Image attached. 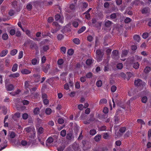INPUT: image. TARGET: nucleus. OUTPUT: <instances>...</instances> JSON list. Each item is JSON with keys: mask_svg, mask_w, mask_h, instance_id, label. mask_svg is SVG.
<instances>
[{"mask_svg": "<svg viewBox=\"0 0 151 151\" xmlns=\"http://www.w3.org/2000/svg\"><path fill=\"white\" fill-rule=\"evenodd\" d=\"M96 53V59L98 62H100L102 60L103 54L100 50H97Z\"/></svg>", "mask_w": 151, "mask_h": 151, "instance_id": "f257e3e1", "label": "nucleus"}, {"mask_svg": "<svg viewBox=\"0 0 151 151\" xmlns=\"http://www.w3.org/2000/svg\"><path fill=\"white\" fill-rule=\"evenodd\" d=\"M134 84L136 86L144 87L145 86V83L140 79L135 80L134 82Z\"/></svg>", "mask_w": 151, "mask_h": 151, "instance_id": "f03ea898", "label": "nucleus"}, {"mask_svg": "<svg viewBox=\"0 0 151 151\" xmlns=\"http://www.w3.org/2000/svg\"><path fill=\"white\" fill-rule=\"evenodd\" d=\"M30 48L32 50L35 49L36 51H38L39 50L38 45L35 42H32L31 43L30 46Z\"/></svg>", "mask_w": 151, "mask_h": 151, "instance_id": "7ed1b4c3", "label": "nucleus"}, {"mask_svg": "<svg viewBox=\"0 0 151 151\" xmlns=\"http://www.w3.org/2000/svg\"><path fill=\"white\" fill-rule=\"evenodd\" d=\"M56 137V136H52L49 137L47 140L46 141V144L47 145V143L49 144H51L54 141V137Z\"/></svg>", "mask_w": 151, "mask_h": 151, "instance_id": "20e7f679", "label": "nucleus"}, {"mask_svg": "<svg viewBox=\"0 0 151 151\" xmlns=\"http://www.w3.org/2000/svg\"><path fill=\"white\" fill-rule=\"evenodd\" d=\"M111 55L113 58L115 59L119 57L118 51L116 50H113Z\"/></svg>", "mask_w": 151, "mask_h": 151, "instance_id": "39448f33", "label": "nucleus"}, {"mask_svg": "<svg viewBox=\"0 0 151 151\" xmlns=\"http://www.w3.org/2000/svg\"><path fill=\"white\" fill-rule=\"evenodd\" d=\"M150 9L148 7L144 8L141 10V12L142 14L150 13Z\"/></svg>", "mask_w": 151, "mask_h": 151, "instance_id": "423d86ee", "label": "nucleus"}, {"mask_svg": "<svg viewBox=\"0 0 151 151\" xmlns=\"http://www.w3.org/2000/svg\"><path fill=\"white\" fill-rule=\"evenodd\" d=\"M6 88L7 91H11L14 89V86L12 84L6 85Z\"/></svg>", "mask_w": 151, "mask_h": 151, "instance_id": "0eeeda50", "label": "nucleus"}, {"mask_svg": "<svg viewBox=\"0 0 151 151\" xmlns=\"http://www.w3.org/2000/svg\"><path fill=\"white\" fill-rule=\"evenodd\" d=\"M21 73L23 74H28L31 73V71L27 69H23L21 71Z\"/></svg>", "mask_w": 151, "mask_h": 151, "instance_id": "6e6552de", "label": "nucleus"}, {"mask_svg": "<svg viewBox=\"0 0 151 151\" xmlns=\"http://www.w3.org/2000/svg\"><path fill=\"white\" fill-rule=\"evenodd\" d=\"M55 19L56 21L59 20V22L61 23H63V21L60 19V16L59 14H57L55 15Z\"/></svg>", "mask_w": 151, "mask_h": 151, "instance_id": "1a4fd4ad", "label": "nucleus"}, {"mask_svg": "<svg viewBox=\"0 0 151 151\" xmlns=\"http://www.w3.org/2000/svg\"><path fill=\"white\" fill-rule=\"evenodd\" d=\"M19 75V73H17L10 75L9 76V77L11 78H15L18 77Z\"/></svg>", "mask_w": 151, "mask_h": 151, "instance_id": "9d476101", "label": "nucleus"}, {"mask_svg": "<svg viewBox=\"0 0 151 151\" xmlns=\"http://www.w3.org/2000/svg\"><path fill=\"white\" fill-rule=\"evenodd\" d=\"M112 24V23L109 20H107L105 22L104 25L106 27H110Z\"/></svg>", "mask_w": 151, "mask_h": 151, "instance_id": "9b49d317", "label": "nucleus"}, {"mask_svg": "<svg viewBox=\"0 0 151 151\" xmlns=\"http://www.w3.org/2000/svg\"><path fill=\"white\" fill-rule=\"evenodd\" d=\"M8 53V50L5 49L2 50L0 54V56L1 57H3L5 56Z\"/></svg>", "mask_w": 151, "mask_h": 151, "instance_id": "f8f14e48", "label": "nucleus"}, {"mask_svg": "<svg viewBox=\"0 0 151 151\" xmlns=\"http://www.w3.org/2000/svg\"><path fill=\"white\" fill-rule=\"evenodd\" d=\"M50 68V65L47 64L46 66L43 67V71L45 73H47L48 70Z\"/></svg>", "mask_w": 151, "mask_h": 151, "instance_id": "ddd939ff", "label": "nucleus"}, {"mask_svg": "<svg viewBox=\"0 0 151 151\" xmlns=\"http://www.w3.org/2000/svg\"><path fill=\"white\" fill-rule=\"evenodd\" d=\"M140 4L139 0H135L132 2L131 3V4L132 6L135 5V6H138Z\"/></svg>", "mask_w": 151, "mask_h": 151, "instance_id": "4468645a", "label": "nucleus"}, {"mask_svg": "<svg viewBox=\"0 0 151 151\" xmlns=\"http://www.w3.org/2000/svg\"><path fill=\"white\" fill-rule=\"evenodd\" d=\"M134 39L137 42H139L140 40V38L139 36L137 35H135L133 37Z\"/></svg>", "mask_w": 151, "mask_h": 151, "instance_id": "2eb2a0df", "label": "nucleus"}, {"mask_svg": "<svg viewBox=\"0 0 151 151\" xmlns=\"http://www.w3.org/2000/svg\"><path fill=\"white\" fill-rule=\"evenodd\" d=\"M52 112V109L50 108H47L45 110V112L46 114L48 115H50Z\"/></svg>", "mask_w": 151, "mask_h": 151, "instance_id": "dca6fc26", "label": "nucleus"}, {"mask_svg": "<svg viewBox=\"0 0 151 151\" xmlns=\"http://www.w3.org/2000/svg\"><path fill=\"white\" fill-rule=\"evenodd\" d=\"M101 138V136L100 134H97L94 138V140L96 142L99 141Z\"/></svg>", "mask_w": 151, "mask_h": 151, "instance_id": "f3484780", "label": "nucleus"}, {"mask_svg": "<svg viewBox=\"0 0 151 151\" xmlns=\"http://www.w3.org/2000/svg\"><path fill=\"white\" fill-rule=\"evenodd\" d=\"M40 109L38 107H36L34 109L33 112L35 115L38 114L40 112Z\"/></svg>", "mask_w": 151, "mask_h": 151, "instance_id": "a211bd4d", "label": "nucleus"}, {"mask_svg": "<svg viewBox=\"0 0 151 151\" xmlns=\"http://www.w3.org/2000/svg\"><path fill=\"white\" fill-rule=\"evenodd\" d=\"M26 7L28 10H31L32 9V2H31L28 3L26 6Z\"/></svg>", "mask_w": 151, "mask_h": 151, "instance_id": "6ab92c4d", "label": "nucleus"}, {"mask_svg": "<svg viewBox=\"0 0 151 151\" xmlns=\"http://www.w3.org/2000/svg\"><path fill=\"white\" fill-rule=\"evenodd\" d=\"M73 41L74 43L77 45H78L80 44L81 42L80 40L77 38L74 39L73 40Z\"/></svg>", "mask_w": 151, "mask_h": 151, "instance_id": "aec40b11", "label": "nucleus"}, {"mask_svg": "<svg viewBox=\"0 0 151 151\" xmlns=\"http://www.w3.org/2000/svg\"><path fill=\"white\" fill-rule=\"evenodd\" d=\"M17 68L18 65L16 63L14 64L12 67V71L14 72L16 71L17 70Z\"/></svg>", "mask_w": 151, "mask_h": 151, "instance_id": "412c9836", "label": "nucleus"}, {"mask_svg": "<svg viewBox=\"0 0 151 151\" xmlns=\"http://www.w3.org/2000/svg\"><path fill=\"white\" fill-rule=\"evenodd\" d=\"M86 29V27L85 26H83L78 31V34H81Z\"/></svg>", "mask_w": 151, "mask_h": 151, "instance_id": "4be33fe9", "label": "nucleus"}, {"mask_svg": "<svg viewBox=\"0 0 151 151\" xmlns=\"http://www.w3.org/2000/svg\"><path fill=\"white\" fill-rule=\"evenodd\" d=\"M18 50L16 49H14L11 51L10 54L12 56L15 55L17 52Z\"/></svg>", "mask_w": 151, "mask_h": 151, "instance_id": "5701e85b", "label": "nucleus"}, {"mask_svg": "<svg viewBox=\"0 0 151 151\" xmlns=\"http://www.w3.org/2000/svg\"><path fill=\"white\" fill-rule=\"evenodd\" d=\"M139 64L137 62H135L133 64V67L135 69H137L139 68Z\"/></svg>", "mask_w": 151, "mask_h": 151, "instance_id": "b1692460", "label": "nucleus"}, {"mask_svg": "<svg viewBox=\"0 0 151 151\" xmlns=\"http://www.w3.org/2000/svg\"><path fill=\"white\" fill-rule=\"evenodd\" d=\"M73 135L71 133H69L67 134L66 135V138L67 139L69 140H70L73 137Z\"/></svg>", "mask_w": 151, "mask_h": 151, "instance_id": "393cba45", "label": "nucleus"}, {"mask_svg": "<svg viewBox=\"0 0 151 151\" xmlns=\"http://www.w3.org/2000/svg\"><path fill=\"white\" fill-rule=\"evenodd\" d=\"M137 121L138 123H139L141 124V127H142V125H145V123L144 121L141 119H137Z\"/></svg>", "mask_w": 151, "mask_h": 151, "instance_id": "a878e982", "label": "nucleus"}, {"mask_svg": "<svg viewBox=\"0 0 151 151\" xmlns=\"http://www.w3.org/2000/svg\"><path fill=\"white\" fill-rule=\"evenodd\" d=\"M2 109L3 114L4 115H6L7 112L6 107L5 106H3L2 107Z\"/></svg>", "mask_w": 151, "mask_h": 151, "instance_id": "bb28decb", "label": "nucleus"}, {"mask_svg": "<svg viewBox=\"0 0 151 151\" xmlns=\"http://www.w3.org/2000/svg\"><path fill=\"white\" fill-rule=\"evenodd\" d=\"M151 69L150 67L147 66L144 69V71L145 73H148L151 71Z\"/></svg>", "mask_w": 151, "mask_h": 151, "instance_id": "cd10ccee", "label": "nucleus"}, {"mask_svg": "<svg viewBox=\"0 0 151 151\" xmlns=\"http://www.w3.org/2000/svg\"><path fill=\"white\" fill-rule=\"evenodd\" d=\"M64 36L62 34H58L57 36V38L58 40H61L64 38Z\"/></svg>", "mask_w": 151, "mask_h": 151, "instance_id": "c85d7f7f", "label": "nucleus"}, {"mask_svg": "<svg viewBox=\"0 0 151 151\" xmlns=\"http://www.w3.org/2000/svg\"><path fill=\"white\" fill-rule=\"evenodd\" d=\"M2 38L4 40H6L8 38V36L7 33H4L2 36Z\"/></svg>", "mask_w": 151, "mask_h": 151, "instance_id": "c756f323", "label": "nucleus"}, {"mask_svg": "<svg viewBox=\"0 0 151 151\" xmlns=\"http://www.w3.org/2000/svg\"><path fill=\"white\" fill-rule=\"evenodd\" d=\"M74 53V50L72 49H70L68 50L67 53L69 55H72Z\"/></svg>", "mask_w": 151, "mask_h": 151, "instance_id": "7c9ffc66", "label": "nucleus"}, {"mask_svg": "<svg viewBox=\"0 0 151 151\" xmlns=\"http://www.w3.org/2000/svg\"><path fill=\"white\" fill-rule=\"evenodd\" d=\"M92 63V60L90 59H88L86 61V63L88 65H90Z\"/></svg>", "mask_w": 151, "mask_h": 151, "instance_id": "2f4dec72", "label": "nucleus"}, {"mask_svg": "<svg viewBox=\"0 0 151 151\" xmlns=\"http://www.w3.org/2000/svg\"><path fill=\"white\" fill-rule=\"evenodd\" d=\"M116 17V13L112 14L110 15V18L112 19H115Z\"/></svg>", "mask_w": 151, "mask_h": 151, "instance_id": "473e14b6", "label": "nucleus"}, {"mask_svg": "<svg viewBox=\"0 0 151 151\" xmlns=\"http://www.w3.org/2000/svg\"><path fill=\"white\" fill-rule=\"evenodd\" d=\"M119 119L117 116H114V124H117L119 122Z\"/></svg>", "mask_w": 151, "mask_h": 151, "instance_id": "72a5a7b5", "label": "nucleus"}, {"mask_svg": "<svg viewBox=\"0 0 151 151\" xmlns=\"http://www.w3.org/2000/svg\"><path fill=\"white\" fill-rule=\"evenodd\" d=\"M107 102V100L105 99H103L100 100L99 101V104H106Z\"/></svg>", "mask_w": 151, "mask_h": 151, "instance_id": "f704fd0d", "label": "nucleus"}, {"mask_svg": "<svg viewBox=\"0 0 151 151\" xmlns=\"http://www.w3.org/2000/svg\"><path fill=\"white\" fill-rule=\"evenodd\" d=\"M148 33L147 32H145L142 35V37L143 39H146L148 37Z\"/></svg>", "mask_w": 151, "mask_h": 151, "instance_id": "c9c22d12", "label": "nucleus"}, {"mask_svg": "<svg viewBox=\"0 0 151 151\" xmlns=\"http://www.w3.org/2000/svg\"><path fill=\"white\" fill-rule=\"evenodd\" d=\"M102 84V82L101 81L99 80L97 81L96 85L98 87H101Z\"/></svg>", "mask_w": 151, "mask_h": 151, "instance_id": "e433bc0d", "label": "nucleus"}, {"mask_svg": "<svg viewBox=\"0 0 151 151\" xmlns=\"http://www.w3.org/2000/svg\"><path fill=\"white\" fill-rule=\"evenodd\" d=\"M66 134V131L63 129L60 132V134L63 137H64L65 136Z\"/></svg>", "mask_w": 151, "mask_h": 151, "instance_id": "4c0bfd02", "label": "nucleus"}, {"mask_svg": "<svg viewBox=\"0 0 151 151\" xmlns=\"http://www.w3.org/2000/svg\"><path fill=\"white\" fill-rule=\"evenodd\" d=\"M147 100V98L146 96L143 97L141 99L142 102L144 103H146Z\"/></svg>", "mask_w": 151, "mask_h": 151, "instance_id": "58836bf2", "label": "nucleus"}, {"mask_svg": "<svg viewBox=\"0 0 151 151\" xmlns=\"http://www.w3.org/2000/svg\"><path fill=\"white\" fill-rule=\"evenodd\" d=\"M96 133V131L94 129L91 130L89 132L90 135L92 136L95 135Z\"/></svg>", "mask_w": 151, "mask_h": 151, "instance_id": "ea45409f", "label": "nucleus"}, {"mask_svg": "<svg viewBox=\"0 0 151 151\" xmlns=\"http://www.w3.org/2000/svg\"><path fill=\"white\" fill-rule=\"evenodd\" d=\"M109 137V134L108 133L106 132L103 133V137L104 139H107Z\"/></svg>", "mask_w": 151, "mask_h": 151, "instance_id": "a19ab883", "label": "nucleus"}, {"mask_svg": "<svg viewBox=\"0 0 151 151\" xmlns=\"http://www.w3.org/2000/svg\"><path fill=\"white\" fill-rule=\"evenodd\" d=\"M63 60L62 59H59L58 60L57 63L58 65H61L63 64Z\"/></svg>", "mask_w": 151, "mask_h": 151, "instance_id": "79ce46f5", "label": "nucleus"}, {"mask_svg": "<svg viewBox=\"0 0 151 151\" xmlns=\"http://www.w3.org/2000/svg\"><path fill=\"white\" fill-rule=\"evenodd\" d=\"M116 66L118 69H121L123 67V65L122 63H119L117 64Z\"/></svg>", "mask_w": 151, "mask_h": 151, "instance_id": "37998d69", "label": "nucleus"}, {"mask_svg": "<svg viewBox=\"0 0 151 151\" xmlns=\"http://www.w3.org/2000/svg\"><path fill=\"white\" fill-rule=\"evenodd\" d=\"M23 56V51H21L19 52L18 56V59H20L22 58Z\"/></svg>", "mask_w": 151, "mask_h": 151, "instance_id": "c03bdc74", "label": "nucleus"}, {"mask_svg": "<svg viewBox=\"0 0 151 151\" xmlns=\"http://www.w3.org/2000/svg\"><path fill=\"white\" fill-rule=\"evenodd\" d=\"M15 13V12L14 10L13 9H11L9 11V16H12Z\"/></svg>", "mask_w": 151, "mask_h": 151, "instance_id": "a18cd8bd", "label": "nucleus"}, {"mask_svg": "<svg viewBox=\"0 0 151 151\" xmlns=\"http://www.w3.org/2000/svg\"><path fill=\"white\" fill-rule=\"evenodd\" d=\"M73 26L75 27H77L79 25L78 23L76 21H73L72 23Z\"/></svg>", "mask_w": 151, "mask_h": 151, "instance_id": "49530a36", "label": "nucleus"}, {"mask_svg": "<svg viewBox=\"0 0 151 151\" xmlns=\"http://www.w3.org/2000/svg\"><path fill=\"white\" fill-rule=\"evenodd\" d=\"M28 115L27 114V113H24L22 114V118L24 120L27 119L28 118Z\"/></svg>", "mask_w": 151, "mask_h": 151, "instance_id": "de8ad7c7", "label": "nucleus"}, {"mask_svg": "<svg viewBox=\"0 0 151 151\" xmlns=\"http://www.w3.org/2000/svg\"><path fill=\"white\" fill-rule=\"evenodd\" d=\"M131 21V19L130 18L127 17L125 19L124 22L125 23H128L130 22Z\"/></svg>", "mask_w": 151, "mask_h": 151, "instance_id": "09e8293b", "label": "nucleus"}, {"mask_svg": "<svg viewBox=\"0 0 151 151\" xmlns=\"http://www.w3.org/2000/svg\"><path fill=\"white\" fill-rule=\"evenodd\" d=\"M116 90V87L115 86L113 85L111 88V91L112 92H114Z\"/></svg>", "mask_w": 151, "mask_h": 151, "instance_id": "8fccbe9b", "label": "nucleus"}, {"mask_svg": "<svg viewBox=\"0 0 151 151\" xmlns=\"http://www.w3.org/2000/svg\"><path fill=\"white\" fill-rule=\"evenodd\" d=\"M50 34L49 32H43L42 33V36L43 37H45L47 36H49Z\"/></svg>", "mask_w": 151, "mask_h": 151, "instance_id": "3c124183", "label": "nucleus"}, {"mask_svg": "<svg viewBox=\"0 0 151 151\" xmlns=\"http://www.w3.org/2000/svg\"><path fill=\"white\" fill-rule=\"evenodd\" d=\"M16 33L15 30L14 29H11L9 31V33L11 35H14Z\"/></svg>", "mask_w": 151, "mask_h": 151, "instance_id": "603ef678", "label": "nucleus"}, {"mask_svg": "<svg viewBox=\"0 0 151 151\" xmlns=\"http://www.w3.org/2000/svg\"><path fill=\"white\" fill-rule=\"evenodd\" d=\"M27 142L28 145H30L31 144L33 145L35 142V140L34 139H30Z\"/></svg>", "mask_w": 151, "mask_h": 151, "instance_id": "864d4df0", "label": "nucleus"}, {"mask_svg": "<svg viewBox=\"0 0 151 151\" xmlns=\"http://www.w3.org/2000/svg\"><path fill=\"white\" fill-rule=\"evenodd\" d=\"M128 51L127 50H124L122 51V57L126 56L128 54Z\"/></svg>", "mask_w": 151, "mask_h": 151, "instance_id": "5fc2aeb1", "label": "nucleus"}, {"mask_svg": "<svg viewBox=\"0 0 151 151\" xmlns=\"http://www.w3.org/2000/svg\"><path fill=\"white\" fill-rule=\"evenodd\" d=\"M92 76V73L91 72L88 73L86 75V77L87 78H90Z\"/></svg>", "mask_w": 151, "mask_h": 151, "instance_id": "6e6d98bb", "label": "nucleus"}, {"mask_svg": "<svg viewBox=\"0 0 151 151\" xmlns=\"http://www.w3.org/2000/svg\"><path fill=\"white\" fill-rule=\"evenodd\" d=\"M80 80L81 82H84L86 81V77L85 76H82L80 78Z\"/></svg>", "mask_w": 151, "mask_h": 151, "instance_id": "4d7b16f0", "label": "nucleus"}, {"mask_svg": "<svg viewBox=\"0 0 151 151\" xmlns=\"http://www.w3.org/2000/svg\"><path fill=\"white\" fill-rule=\"evenodd\" d=\"M44 129L43 128L41 127H39L38 130V132L40 134H42L43 132Z\"/></svg>", "mask_w": 151, "mask_h": 151, "instance_id": "13d9d810", "label": "nucleus"}, {"mask_svg": "<svg viewBox=\"0 0 151 151\" xmlns=\"http://www.w3.org/2000/svg\"><path fill=\"white\" fill-rule=\"evenodd\" d=\"M127 74L128 76V77L127 78V80H129L130 78L132 76V73L130 72H127Z\"/></svg>", "mask_w": 151, "mask_h": 151, "instance_id": "bf43d9fd", "label": "nucleus"}, {"mask_svg": "<svg viewBox=\"0 0 151 151\" xmlns=\"http://www.w3.org/2000/svg\"><path fill=\"white\" fill-rule=\"evenodd\" d=\"M69 8L71 10L73 11L75 9V6L73 4H71L70 5Z\"/></svg>", "mask_w": 151, "mask_h": 151, "instance_id": "052dcab7", "label": "nucleus"}, {"mask_svg": "<svg viewBox=\"0 0 151 151\" xmlns=\"http://www.w3.org/2000/svg\"><path fill=\"white\" fill-rule=\"evenodd\" d=\"M65 147L64 146H60L58 148V151H63Z\"/></svg>", "mask_w": 151, "mask_h": 151, "instance_id": "680f3d73", "label": "nucleus"}, {"mask_svg": "<svg viewBox=\"0 0 151 151\" xmlns=\"http://www.w3.org/2000/svg\"><path fill=\"white\" fill-rule=\"evenodd\" d=\"M126 129L125 127H121L119 129L120 132L122 133H123L125 132Z\"/></svg>", "mask_w": 151, "mask_h": 151, "instance_id": "e2e57ef3", "label": "nucleus"}, {"mask_svg": "<svg viewBox=\"0 0 151 151\" xmlns=\"http://www.w3.org/2000/svg\"><path fill=\"white\" fill-rule=\"evenodd\" d=\"M21 144L23 146H25L27 145H28V142L25 140H22L21 142Z\"/></svg>", "mask_w": 151, "mask_h": 151, "instance_id": "0e129e2a", "label": "nucleus"}, {"mask_svg": "<svg viewBox=\"0 0 151 151\" xmlns=\"http://www.w3.org/2000/svg\"><path fill=\"white\" fill-rule=\"evenodd\" d=\"M75 88H76L79 89L80 87V85L79 82L77 81L75 84Z\"/></svg>", "mask_w": 151, "mask_h": 151, "instance_id": "69168bd1", "label": "nucleus"}, {"mask_svg": "<svg viewBox=\"0 0 151 151\" xmlns=\"http://www.w3.org/2000/svg\"><path fill=\"white\" fill-rule=\"evenodd\" d=\"M47 95L46 94H45V93H42V98L43 100H44L45 99H47Z\"/></svg>", "mask_w": 151, "mask_h": 151, "instance_id": "338daca9", "label": "nucleus"}, {"mask_svg": "<svg viewBox=\"0 0 151 151\" xmlns=\"http://www.w3.org/2000/svg\"><path fill=\"white\" fill-rule=\"evenodd\" d=\"M49 49L48 45H45L43 47V49L44 51H47Z\"/></svg>", "mask_w": 151, "mask_h": 151, "instance_id": "774afa93", "label": "nucleus"}]
</instances>
